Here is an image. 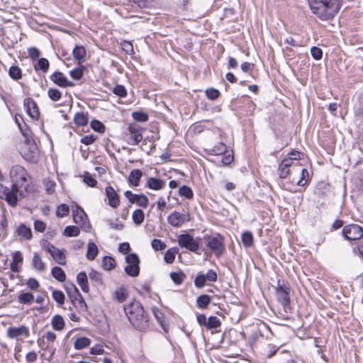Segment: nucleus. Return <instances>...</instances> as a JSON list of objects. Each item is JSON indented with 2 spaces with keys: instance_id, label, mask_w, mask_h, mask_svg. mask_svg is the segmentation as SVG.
I'll list each match as a JSON object with an SVG mask.
<instances>
[{
  "instance_id": "obj_1",
  "label": "nucleus",
  "mask_w": 363,
  "mask_h": 363,
  "mask_svg": "<svg viewBox=\"0 0 363 363\" xmlns=\"http://www.w3.org/2000/svg\"><path fill=\"white\" fill-rule=\"evenodd\" d=\"M124 312L132 326L140 332H146L150 327L149 317L138 301L124 305Z\"/></svg>"
},
{
  "instance_id": "obj_2",
  "label": "nucleus",
  "mask_w": 363,
  "mask_h": 363,
  "mask_svg": "<svg viewBox=\"0 0 363 363\" xmlns=\"http://www.w3.org/2000/svg\"><path fill=\"white\" fill-rule=\"evenodd\" d=\"M313 14L323 21L333 18L339 11L342 0H308Z\"/></svg>"
},
{
  "instance_id": "obj_3",
  "label": "nucleus",
  "mask_w": 363,
  "mask_h": 363,
  "mask_svg": "<svg viewBox=\"0 0 363 363\" xmlns=\"http://www.w3.org/2000/svg\"><path fill=\"white\" fill-rule=\"evenodd\" d=\"M206 246L214 253L217 258L220 257L225 251L224 237L218 233L215 236H205Z\"/></svg>"
},
{
  "instance_id": "obj_4",
  "label": "nucleus",
  "mask_w": 363,
  "mask_h": 363,
  "mask_svg": "<svg viewBox=\"0 0 363 363\" xmlns=\"http://www.w3.org/2000/svg\"><path fill=\"white\" fill-rule=\"evenodd\" d=\"M18 187L13 184L9 188L0 184V199H4L12 207H15L18 203Z\"/></svg>"
},
{
  "instance_id": "obj_5",
  "label": "nucleus",
  "mask_w": 363,
  "mask_h": 363,
  "mask_svg": "<svg viewBox=\"0 0 363 363\" xmlns=\"http://www.w3.org/2000/svg\"><path fill=\"white\" fill-rule=\"evenodd\" d=\"M201 240L200 238H194L189 233H183L178 236V244L180 247L194 252H196L199 249Z\"/></svg>"
},
{
  "instance_id": "obj_6",
  "label": "nucleus",
  "mask_w": 363,
  "mask_h": 363,
  "mask_svg": "<svg viewBox=\"0 0 363 363\" xmlns=\"http://www.w3.org/2000/svg\"><path fill=\"white\" fill-rule=\"evenodd\" d=\"M125 262L127 265L124 268V271L128 276L136 277L140 273V259L137 254L130 253L125 257Z\"/></svg>"
},
{
  "instance_id": "obj_7",
  "label": "nucleus",
  "mask_w": 363,
  "mask_h": 363,
  "mask_svg": "<svg viewBox=\"0 0 363 363\" xmlns=\"http://www.w3.org/2000/svg\"><path fill=\"white\" fill-rule=\"evenodd\" d=\"M300 164L298 162L291 161V159H283L278 167V172L281 179H286L292 172H298Z\"/></svg>"
},
{
  "instance_id": "obj_8",
  "label": "nucleus",
  "mask_w": 363,
  "mask_h": 363,
  "mask_svg": "<svg viewBox=\"0 0 363 363\" xmlns=\"http://www.w3.org/2000/svg\"><path fill=\"white\" fill-rule=\"evenodd\" d=\"M290 291L291 289L288 284H286L284 281L278 280L276 294L278 301L284 307L289 306L290 303Z\"/></svg>"
},
{
  "instance_id": "obj_9",
  "label": "nucleus",
  "mask_w": 363,
  "mask_h": 363,
  "mask_svg": "<svg viewBox=\"0 0 363 363\" xmlns=\"http://www.w3.org/2000/svg\"><path fill=\"white\" fill-rule=\"evenodd\" d=\"M342 234L346 240H357L363 237V228L357 224L347 225L342 229Z\"/></svg>"
},
{
  "instance_id": "obj_10",
  "label": "nucleus",
  "mask_w": 363,
  "mask_h": 363,
  "mask_svg": "<svg viewBox=\"0 0 363 363\" xmlns=\"http://www.w3.org/2000/svg\"><path fill=\"white\" fill-rule=\"evenodd\" d=\"M26 138V144L22 150V155L25 160L30 162H35L38 160V149L34 142H31L28 138Z\"/></svg>"
},
{
  "instance_id": "obj_11",
  "label": "nucleus",
  "mask_w": 363,
  "mask_h": 363,
  "mask_svg": "<svg viewBox=\"0 0 363 363\" xmlns=\"http://www.w3.org/2000/svg\"><path fill=\"white\" fill-rule=\"evenodd\" d=\"M189 220L190 216L188 213H182L176 211L172 213L167 218L168 223L174 228H179Z\"/></svg>"
},
{
  "instance_id": "obj_12",
  "label": "nucleus",
  "mask_w": 363,
  "mask_h": 363,
  "mask_svg": "<svg viewBox=\"0 0 363 363\" xmlns=\"http://www.w3.org/2000/svg\"><path fill=\"white\" fill-rule=\"evenodd\" d=\"M72 217L73 221L84 228V230L87 231V229L90 228V225L88 224L86 226L87 216L84 210L79 206H75L72 209Z\"/></svg>"
},
{
  "instance_id": "obj_13",
  "label": "nucleus",
  "mask_w": 363,
  "mask_h": 363,
  "mask_svg": "<svg viewBox=\"0 0 363 363\" xmlns=\"http://www.w3.org/2000/svg\"><path fill=\"white\" fill-rule=\"evenodd\" d=\"M144 129L136 123H130L128 125V131L130 135L129 144L137 145L143 140V131Z\"/></svg>"
},
{
  "instance_id": "obj_14",
  "label": "nucleus",
  "mask_w": 363,
  "mask_h": 363,
  "mask_svg": "<svg viewBox=\"0 0 363 363\" xmlns=\"http://www.w3.org/2000/svg\"><path fill=\"white\" fill-rule=\"evenodd\" d=\"M23 106L26 113L30 118L33 119H38L40 116L38 107L35 101L32 98L28 97L25 99Z\"/></svg>"
},
{
  "instance_id": "obj_15",
  "label": "nucleus",
  "mask_w": 363,
  "mask_h": 363,
  "mask_svg": "<svg viewBox=\"0 0 363 363\" xmlns=\"http://www.w3.org/2000/svg\"><path fill=\"white\" fill-rule=\"evenodd\" d=\"M50 78L55 84L60 87L66 88L74 86V84L72 82L69 81L61 72H55L50 75Z\"/></svg>"
},
{
  "instance_id": "obj_16",
  "label": "nucleus",
  "mask_w": 363,
  "mask_h": 363,
  "mask_svg": "<svg viewBox=\"0 0 363 363\" xmlns=\"http://www.w3.org/2000/svg\"><path fill=\"white\" fill-rule=\"evenodd\" d=\"M29 329L25 325L20 327H9L7 329V335L12 339H19L21 337H28L29 336Z\"/></svg>"
},
{
  "instance_id": "obj_17",
  "label": "nucleus",
  "mask_w": 363,
  "mask_h": 363,
  "mask_svg": "<svg viewBox=\"0 0 363 363\" xmlns=\"http://www.w3.org/2000/svg\"><path fill=\"white\" fill-rule=\"evenodd\" d=\"M105 194L108 199V204L113 208H116L120 205V197L111 186L106 187Z\"/></svg>"
},
{
  "instance_id": "obj_18",
  "label": "nucleus",
  "mask_w": 363,
  "mask_h": 363,
  "mask_svg": "<svg viewBox=\"0 0 363 363\" xmlns=\"http://www.w3.org/2000/svg\"><path fill=\"white\" fill-rule=\"evenodd\" d=\"M23 257L20 251H16L12 254V262L10 268L13 272H18L23 263Z\"/></svg>"
},
{
  "instance_id": "obj_19",
  "label": "nucleus",
  "mask_w": 363,
  "mask_h": 363,
  "mask_svg": "<svg viewBox=\"0 0 363 363\" xmlns=\"http://www.w3.org/2000/svg\"><path fill=\"white\" fill-rule=\"evenodd\" d=\"M15 233L26 240H30L33 238L31 228L24 223H21L15 230Z\"/></svg>"
},
{
  "instance_id": "obj_20",
  "label": "nucleus",
  "mask_w": 363,
  "mask_h": 363,
  "mask_svg": "<svg viewBox=\"0 0 363 363\" xmlns=\"http://www.w3.org/2000/svg\"><path fill=\"white\" fill-rule=\"evenodd\" d=\"M166 184V182L163 179L155 178V177H150L146 184V186L150 189L158 191L162 189Z\"/></svg>"
},
{
  "instance_id": "obj_21",
  "label": "nucleus",
  "mask_w": 363,
  "mask_h": 363,
  "mask_svg": "<svg viewBox=\"0 0 363 363\" xmlns=\"http://www.w3.org/2000/svg\"><path fill=\"white\" fill-rule=\"evenodd\" d=\"M27 175L26 169L21 165H14L11 167L10 171V177L12 180V183L13 182H16L18 177L20 176Z\"/></svg>"
},
{
  "instance_id": "obj_22",
  "label": "nucleus",
  "mask_w": 363,
  "mask_h": 363,
  "mask_svg": "<svg viewBox=\"0 0 363 363\" xmlns=\"http://www.w3.org/2000/svg\"><path fill=\"white\" fill-rule=\"evenodd\" d=\"M142 176L143 172L141 170L138 169L132 170L128 177L129 184L133 186H138Z\"/></svg>"
},
{
  "instance_id": "obj_23",
  "label": "nucleus",
  "mask_w": 363,
  "mask_h": 363,
  "mask_svg": "<svg viewBox=\"0 0 363 363\" xmlns=\"http://www.w3.org/2000/svg\"><path fill=\"white\" fill-rule=\"evenodd\" d=\"M77 284L80 286L81 289L87 293L89 291V286L88 284V278L85 272H81L77 276Z\"/></svg>"
},
{
  "instance_id": "obj_24",
  "label": "nucleus",
  "mask_w": 363,
  "mask_h": 363,
  "mask_svg": "<svg viewBox=\"0 0 363 363\" xmlns=\"http://www.w3.org/2000/svg\"><path fill=\"white\" fill-rule=\"evenodd\" d=\"M74 122L78 126H85L89 123L88 113L84 112H78L75 113Z\"/></svg>"
},
{
  "instance_id": "obj_25",
  "label": "nucleus",
  "mask_w": 363,
  "mask_h": 363,
  "mask_svg": "<svg viewBox=\"0 0 363 363\" xmlns=\"http://www.w3.org/2000/svg\"><path fill=\"white\" fill-rule=\"evenodd\" d=\"M51 325L55 330L61 331L64 329L65 323L62 315H55L52 318Z\"/></svg>"
},
{
  "instance_id": "obj_26",
  "label": "nucleus",
  "mask_w": 363,
  "mask_h": 363,
  "mask_svg": "<svg viewBox=\"0 0 363 363\" xmlns=\"http://www.w3.org/2000/svg\"><path fill=\"white\" fill-rule=\"evenodd\" d=\"M50 255L59 264L65 265L66 264V256L62 250L56 247Z\"/></svg>"
},
{
  "instance_id": "obj_27",
  "label": "nucleus",
  "mask_w": 363,
  "mask_h": 363,
  "mask_svg": "<svg viewBox=\"0 0 363 363\" xmlns=\"http://www.w3.org/2000/svg\"><path fill=\"white\" fill-rule=\"evenodd\" d=\"M32 264L38 271L43 272L45 269V264L37 252H34L33 254Z\"/></svg>"
},
{
  "instance_id": "obj_28",
  "label": "nucleus",
  "mask_w": 363,
  "mask_h": 363,
  "mask_svg": "<svg viewBox=\"0 0 363 363\" xmlns=\"http://www.w3.org/2000/svg\"><path fill=\"white\" fill-rule=\"evenodd\" d=\"M50 67V62L48 59L42 57L38 59V62L34 65V69L36 72L42 71L43 73H46Z\"/></svg>"
},
{
  "instance_id": "obj_29",
  "label": "nucleus",
  "mask_w": 363,
  "mask_h": 363,
  "mask_svg": "<svg viewBox=\"0 0 363 363\" xmlns=\"http://www.w3.org/2000/svg\"><path fill=\"white\" fill-rule=\"evenodd\" d=\"M209 152L211 155H223L227 152V146L225 143L219 142L213 145L212 148L209 150Z\"/></svg>"
},
{
  "instance_id": "obj_30",
  "label": "nucleus",
  "mask_w": 363,
  "mask_h": 363,
  "mask_svg": "<svg viewBox=\"0 0 363 363\" xmlns=\"http://www.w3.org/2000/svg\"><path fill=\"white\" fill-rule=\"evenodd\" d=\"M28 179L29 175L27 172V175L20 176V177H18L17 181L13 182L12 184L16 186L17 187H18V189H23L26 191H27L29 186Z\"/></svg>"
},
{
  "instance_id": "obj_31",
  "label": "nucleus",
  "mask_w": 363,
  "mask_h": 363,
  "mask_svg": "<svg viewBox=\"0 0 363 363\" xmlns=\"http://www.w3.org/2000/svg\"><path fill=\"white\" fill-rule=\"evenodd\" d=\"M28 179L29 175L27 172V175L20 176V177H18L17 181L13 182L12 184L16 186L17 187H18V189H23L26 191H27L29 186Z\"/></svg>"
},
{
  "instance_id": "obj_32",
  "label": "nucleus",
  "mask_w": 363,
  "mask_h": 363,
  "mask_svg": "<svg viewBox=\"0 0 363 363\" xmlns=\"http://www.w3.org/2000/svg\"><path fill=\"white\" fill-rule=\"evenodd\" d=\"M65 289L71 301L76 299L77 296H80L81 295L78 289L72 283H67L65 285Z\"/></svg>"
},
{
  "instance_id": "obj_33",
  "label": "nucleus",
  "mask_w": 363,
  "mask_h": 363,
  "mask_svg": "<svg viewBox=\"0 0 363 363\" xmlns=\"http://www.w3.org/2000/svg\"><path fill=\"white\" fill-rule=\"evenodd\" d=\"M99 253L98 247L93 242H89L87 247L86 258L89 260H94Z\"/></svg>"
},
{
  "instance_id": "obj_34",
  "label": "nucleus",
  "mask_w": 363,
  "mask_h": 363,
  "mask_svg": "<svg viewBox=\"0 0 363 363\" xmlns=\"http://www.w3.org/2000/svg\"><path fill=\"white\" fill-rule=\"evenodd\" d=\"M52 276L58 281L63 282L66 279V274L64 270L60 267H54L51 270Z\"/></svg>"
},
{
  "instance_id": "obj_35",
  "label": "nucleus",
  "mask_w": 363,
  "mask_h": 363,
  "mask_svg": "<svg viewBox=\"0 0 363 363\" xmlns=\"http://www.w3.org/2000/svg\"><path fill=\"white\" fill-rule=\"evenodd\" d=\"M18 301L23 304H31L34 301V296L30 292H21L18 296Z\"/></svg>"
},
{
  "instance_id": "obj_36",
  "label": "nucleus",
  "mask_w": 363,
  "mask_h": 363,
  "mask_svg": "<svg viewBox=\"0 0 363 363\" xmlns=\"http://www.w3.org/2000/svg\"><path fill=\"white\" fill-rule=\"evenodd\" d=\"M9 77L15 81L21 79L23 77L21 69L16 65H13L9 69Z\"/></svg>"
},
{
  "instance_id": "obj_37",
  "label": "nucleus",
  "mask_w": 363,
  "mask_h": 363,
  "mask_svg": "<svg viewBox=\"0 0 363 363\" xmlns=\"http://www.w3.org/2000/svg\"><path fill=\"white\" fill-rule=\"evenodd\" d=\"M86 53V50L82 45H76L72 50L74 58L79 61L85 58Z\"/></svg>"
},
{
  "instance_id": "obj_38",
  "label": "nucleus",
  "mask_w": 363,
  "mask_h": 363,
  "mask_svg": "<svg viewBox=\"0 0 363 363\" xmlns=\"http://www.w3.org/2000/svg\"><path fill=\"white\" fill-rule=\"evenodd\" d=\"M211 302V296L207 294H203L197 297L196 306L201 309L207 308Z\"/></svg>"
},
{
  "instance_id": "obj_39",
  "label": "nucleus",
  "mask_w": 363,
  "mask_h": 363,
  "mask_svg": "<svg viewBox=\"0 0 363 363\" xmlns=\"http://www.w3.org/2000/svg\"><path fill=\"white\" fill-rule=\"evenodd\" d=\"M153 315L158 322V323L161 325V327L166 330L165 328V317L163 313L157 307L152 308Z\"/></svg>"
},
{
  "instance_id": "obj_40",
  "label": "nucleus",
  "mask_w": 363,
  "mask_h": 363,
  "mask_svg": "<svg viewBox=\"0 0 363 363\" xmlns=\"http://www.w3.org/2000/svg\"><path fill=\"white\" fill-rule=\"evenodd\" d=\"M91 344V340L86 337H81L77 338L74 344L76 350H82L89 347Z\"/></svg>"
},
{
  "instance_id": "obj_41",
  "label": "nucleus",
  "mask_w": 363,
  "mask_h": 363,
  "mask_svg": "<svg viewBox=\"0 0 363 363\" xmlns=\"http://www.w3.org/2000/svg\"><path fill=\"white\" fill-rule=\"evenodd\" d=\"M241 240L245 247H250L253 245V235L250 231H245L242 234Z\"/></svg>"
},
{
  "instance_id": "obj_42",
  "label": "nucleus",
  "mask_w": 363,
  "mask_h": 363,
  "mask_svg": "<svg viewBox=\"0 0 363 363\" xmlns=\"http://www.w3.org/2000/svg\"><path fill=\"white\" fill-rule=\"evenodd\" d=\"M79 233V228L75 225H68L63 231V235L66 237H77Z\"/></svg>"
},
{
  "instance_id": "obj_43",
  "label": "nucleus",
  "mask_w": 363,
  "mask_h": 363,
  "mask_svg": "<svg viewBox=\"0 0 363 363\" xmlns=\"http://www.w3.org/2000/svg\"><path fill=\"white\" fill-rule=\"evenodd\" d=\"M178 252V249L176 247H172L168 249L164 256V259L166 263L172 264L174 262L175 259L176 254Z\"/></svg>"
},
{
  "instance_id": "obj_44",
  "label": "nucleus",
  "mask_w": 363,
  "mask_h": 363,
  "mask_svg": "<svg viewBox=\"0 0 363 363\" xmlns=\"http://www.w3.org/2000/svg\"><path fill=\"white\" fill-rule=\"evenodd\" d=\"M221 322L216 316H210L206 322V328L208 330L216 329L220 327Z\"/></svg>"
},
{
  "instance_id": "obj_45",
  "label": "nucleus",
  "mask_w": 363,
  "mask_h": 363,
  "mask_svg": "<svg viewBox=\"0 0 363 363\" xmlns=\"http://www.w3.org/2000/svg\"><path fill=\"white\" fill-rule=\"evenodd\" d=\"M73 306L77 308L80 311H86L87 306L84 300L83 299L82 295L80 296H77L76 299H73L71 301Z\"/></svg>"
},
{
  "instance_id": "obj_46",
  "label": "nucleus",
  "mask_w": 363,
  "mask_h": 363,
  "mask_svg": "<svg viewBox=\"0 0 363 363\" xmlns=\"http://www.w3.org/2000/svg\"><path fill=\"white\" fill-rule=\"evenodd\" d=\"M133 220L136 225H140L145 219L144 212L141 209H136L132 215Z\"/></svg>"
},
{
  "instance_id": "obj_47",
  "label": "nucleus",
  "mask_w": 363,
  "mask_h": 363,
  "mask_svg": "<svg viewBox=\"0 0 363 363\" xmlns=\"http://www.w3.org/2000/svg\"><path fill=\"white\" fill-rule=\"evenodd\" d=\"M179 194L182 196H184V198H186L187 199H191L194 196V193H193L192 189L186 185H183L182 186H181L179 188Z\"/></svg>"
},
{
  "instance_id": "obj_48",
  "label": "nucleus",
  "mask_w": 363,
  "mask_h": 363,
  "mask_svg": "<svg viewBox=\"0 0 363 363\" xmlns=\"http://www.w3.org/2000/svg\"><path fill=\"white\" fill-rule=\"evenodd\" d=\"M69 208L65 203H62L57 207L56 216L58 218H63L69 214Z\"/></svg>"
},
{
  "instance_id": "obj_49",
  "label": "nucleus",
  "mask_w": 363,
  "mask_h": 363,
  "mask_svg": "<svg viewBox=\"0 0 363 363\" xmlns=\"http://www.w3.org/2000/svg\"><path fill=\"white\" fill-rule=\"evenodd\" d=\"M45 191L48 194H52L55 192L56 182L50 179H45L43 182Z\"/></svg>"
},
{
  "instance_id": "obj_50",
  "label": "nucleus",
  "mask_w": 363,
  "mask_h": 363,
  "mask_svg": "<svg viewBox=\"0 0 363 363\" xmlns=\"http://www.w3.org/2000/svg\"><path fill=\"white\" fill-rule=\"evenodd\" d=\"M84 66L81 65L79 67L73 69L69 72L71 77L75 80H79L84 75Z\"/></svg>"
},
{
  "instance_id": "obj_51",
  "label": "nucleus",
  "mask_w": 363,
  "mask_h": 363,
  "mask_svg": "<svg viewBox=\"0 0 363 363\" xmlns=\"http://www.w3.org/2000/svg\"><path fill=\"white\" fill-rule=\"evenodd\" d=\"M170 277L172 280V281L177 284L179 285L181 284L185 278V275L183 272H171Z\"/></svg>"
},
{
  "instance_id": "obj_52",
  "label": "nucleus",
  "mask_w": 363,
  "mask_h": 363,
  "mask_svg": "<svg viewBox=\"0 0 363 363\" xmlns=\"http://www.w3.org/2000/svg\"><path fill=\"white\" fill-rule=\"evenodd\" d=\"M102 264L103 268L106 270H111L116 266L115 259L111 257H104Z\"/></svg>"
},
{
  "instance_id": "obj_53",
  "label": "nucleus",
  "mask_w": 363,
  "mask_h": 363,
  "mask_svg": "<svg viewBox=\"0 0 363 363\" xmlns=\"http://www.w3.org/2000/svg\"><path fill=\"white\" fill-rule=\"evenodd\" d=\"M48 97L53 101H57L61 99V92L55 88H50L48 91Z\"/></svg>"
},
{
  "instance_id": "obj_54",
  "label": "nucleus",
  "mask_w": 363,
  "mask_h": 363,
  "mask_svg": "<svg viewBox=\"0 0 363 363\" xmlns=\"http://www.w3.org/2000/svg\"><path fill=\"white\" fill-rule=\"evenodd\" d=\"M133 118L138 122H146L148 120V115L142 111H135L132 113Z\"/></svg>"
},
{
  "instance_id": "obj_55",
  "label": "nucleus",
  "mask_w": 363,
  "mask_h": 363,
  "mask_svg": "<svg viewBox=\"0 0 363 363\" xmlns=\"http://www.w3.org/2000/svg\"><path fill=\"white\" fill-rule=\"evenodd\" d=\"M298 171H301V177L300 178V179H298L297 181V185L300 186H303L308 182V179L309 178V174H308V170L305 168H301V169L300 168Z\"/></svg>"
},
{
  "instance_id": "obj_56",
  "label": "nucleus",
  "mask_w": 363,
  "mask_h": 363,
  "mask_svg": "<svg viewBox=\"0 0 363 363\" xmlns=\"http://www.w3.org/2000/svg\"><path fill=\"white\" fill-rule=\"evenodd\" d=\"M206 281L204 274L199 273L194 279V285L196 288L201 289L205 286Z\"/></svg>"
},
{
  "instance_id": "obj_57",
  "label": "nucleus",
  "mask_w": 363,
  "mask_h": 363,
  "mask_svg": "<svg viewBox=\"0 0 363 363\" xmlns=\"http://www.w3.org/2000/svg\"><path fill=\"white\" fill-rule=\"evenodd\" d=\"M52 298L53 299L60 305H62L65 302V294L61 291L58 290H54L52 291Z\"/></svg>"
},
{
  "instance_id": "obj_58",
  "label": "nucleus",
  "mask_w": 363,
  "mask_h": 363,
  "mask_svg": "<svg viewBox=\"0 0 363 363\" xmlns=\"http://www.w3.org/2000/svg\"><path fill=\"white\" fill-rule=\"evenodd\" d=\"M113 92L116 96L123 98L127 95L126 89L123 85L118 84L113 89Z\"/></svg>"
},
{
  "instance_id": "obj_59",
  "label": "nucleus",
  "mask_w": 363,
  "mask_h": 363,
  "mask_svg": "<svg viewBox=\"0 0 363 363\" xmlns=\"http://www.w3.org/2000/svg\"><path fill=\"white\" fill-rule=\"evenodd\" d=\"M106 223L108 224L111 228L116 230H121L123 228L122 222L119 221L117 218L115 220H107Z\"/></svg>"
},
{
  "instance_id": "obj_60",
  "label": "nucleus",
  "mask_w": 363,
  "mask_h": 363,
  "mask_svg": "<svg viewBox=\"0 0 363 363\" xmlns=\"http://www.w3.org/2000/svg\"><path fill=\"white\" fill-rule=\"evenodd\" d=\"M152 247L157 251H161L165 249L166 245L160 239H153L151 242Z\"/></svg>"
},
{
  "instance_id": "obj_61",
  "label": "nucleus",
  "mask_w": 363,
  "mask_h": 363,
  "mask_svg": "<svg viewBox=\"0 0 363 363\" xmlns=\"http://www.w3.org/2000/svg\"><path fill=\"white\" fill-rule=\"evenodd\" d=\"M91 127L94 130L98 133H103L105 130L104 125L98 120H93L91 122Z\"/></svg>"
},
{
  "instance_id": "obj_62",
  "label": "nucleus",
  "mask_w": 363,
  "mask_h": 363,
  "mask_svg": "<svg viewBox=\"0 0 363 363\" xmlns=\"http://www.w3.org/2000/svg\"><path fill=\"white\" fill-rule=\"evenodd\" d=\"M206 95L210 100H215L220 96V92L214 88H209L206 90Z\"/></svg>"
},
{
  "instance_id": "obj_63",
  "label": "nucleus",
  "mask_w": 363,
  "mask_h": 363,
  "mask_svg": "<svg viewBox=\"0 0 363 363\" xmlns=\"http://www.w3.org/2000/svg\"><path fill=\"white\" fill-rule=\"evenodd\" d=\"M115 295H116V298L119 302H123L125 300V298L127 297V291L124 288H120L116 291Z\"/></svg>"
},
{
  "instance_id": "obj_64",
  "label": "nucleus",
  "mask_w": 363,
  "mask_h": 363,
  "mask_svg": "<svg viewBox=\"0 0 363 363\" xmlns=\"http://www.w3.org/2000/svg\"><path fill=\"white\" fill-rule=\"evenodd\" d=\"M135 203L140 207L146 208L148 204V198L144 194H139Z\"/></svg>"
}]
</instances>
